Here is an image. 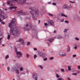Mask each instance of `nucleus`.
<instances>
[{
	"label": "nucleus",
	"mask_w": 80,
	"mask_h": 80,
	"mask_svg": "<svg viewBox=\"0 0 80 80\" xmlns=\"http://www.w3.org/2000/svg\"><path fill=\"white\" fill-rule=\"evenodd\" d=\"M21 13L23 15H25L27 14V12H23L22 11H21Z\"/></svg>",
	"instance_id": "15"
},
{
	"label": "nucleus",
	"mask_w": 80,
	"mask_h": 80,
	"mask_svg": "<svg viewBox=\"0 0 80 80\" xmlns=\"http://www.w3.org/2000/svg\"><path fill=\"white\" fill-rule=\"evenodd\" d=\"M72 70L73 72H75V69L74 68H73L72 69Z\"/></svg>",
	"instance_id": "45"
},
{
	"label": "nucleus",
	"mask_w": 80,
	"mask_h": 80,
	"mask_svg": "<svg viewBox=\"0 0 80 80\" xmlns=\"http://www.w3.org/2000/svg\"><path fill=\"white\" fill-rule=\"evenodd\" d=\"M2 38H0V43H2V41H1V40H2Z\"/></svg>",
	"instance_id": "54"
},
{
	"label": "nucleus",
	"mask_w": 80,
	"mask_h": 80,
	"mask_svg": "<svg viewBox=\"0 0 80 80\" xmlns=\"http://www.w3.org/2000/svg\"><path fill=\"white\" fill-rule=\"evenodd\" d=\"M59 55H60V56H61V57H65L67 55L66 54V53H65L64 52H60L59 53Z\"/></svg>",
	"instance_id": "7"
},
{
	"label": "nucleus",
	"mask_w": 80,
	"mask_h": 80,
	"mask_svg": "<svg viewBox=\"0 0 80 80\" xmlns=\"http://www.w3.org/2000/svg\"><path fill=\"white\" fill-rule=\"evenodd\" d=\"M70 51V47L69 46H68L67 49V52H69Z\"/></svg>",
	"instance_id": "12"
},
{
	"label": "nucleus",
	"mask_w": 80,
	"mask_h": 80,
	"mask_svg": "<svg viewBox=\"0 0 80 80\" xmlns=\"http://www.w3.org/2000/svg\"><path fill=\"white\" fill-rule=\"evenodd\" d=\"M56 71L57 72H59V71H58V70H56Z\"/></svg>",
	"instance_id": "64"
},
{
	"label": "nucleus",
	"mask_w": 80,
	"mask_h": 80,
	"mask_svg": "<svg viewBox=\"0 0 80 80\" xmlns=\"http://www.w3.org/2000/svg\"><path fill=\"white\" fill-rule=\"evenodd\" d=\"M46 56L47 54H46L45 53L43 52L42 55V57H43V58H45V57H46Z\"/></svg>",
	"instance_id": "13"
},
{
	"label": "nucleus",
	"mask_w": 80,
	"mask_h": 80,
	"mask_svg": "<svg viewBox=\"0 0 80 80\" xmlns=\"http://www.w3.org/2000/svg\"><path fill=\"white\" fill-rule=\"evenodd\" d=\"M27 19H28V20H30V18H25V20H27Z\"/></svg>",
	"instance_id": "34"
},
{
	"label": "nucleus",
	"mask_w": 80,
	"mask_h": 80,
	"mask_svg": "<svg viewBox=\"0 0 80 80\" xmlns=\"http://www.w3.org/2000/svg\"><path fill=\"white\" fill-rule=\"evenodd\" d=\"M71 66H68V70L69 71H71Z\"/></svg>",
	"instance_id": "16"
},
{
	"label": "nucleus",
	"mask_w": 80,
	"mask_h": 80,
	"mask_svg": "<svg viewBox=\"0 0 80 80\" xmlns=\"http://www.w3.org/2000/svg\"><path fill=\"white\" fill-rule=\"evenodd\" d=\"M80 73V70H78L77 71V73Z\"/></svg>",
	"instance_id": "35"
},
{
	"label": "nucleus",
	"mask_w": 80,
	"mask_h": 80,
	"mask_svg": "<svg viewBox=\"0 0 80 80\" xmlns=\"http://www.w3.org/2000/svg\"><path fill=\"white\" fill-rule=\"evenodd\" d=\"M37 78H38L37 77H36L34 79H35V80H37Z\"/></svg>",
	"instance_id": "56"
},
{
	"label": "nucleus",
	"mask_w": 80,
	"mask_h": 80,
	"mask_svg": "<svg viewBox=\"0 0 80 80\" xmlns=\"http://www.w3.org/2000/svg\"><path fill=\"white\" fill-rule=\"evenodd\" d=\"M61 72H64V69H61Z\"/></svg>",
	"instance_id": "44"
},
{
	"label": "nucleus",
	"mask_w": 80,
	"mask_h": 80,
	"mask_svg": "<svg viewBox=\"0 0 80 80\" xmlns=\"http://www.w3.org/2000/svg\"><path fill=\"white\" fill-rule=\"evenodd\" d=\"M34 50L36 51V50H37V49L36 48H34Z\"/></svg>",
	"instance_id": "57"
},
{
	"label": "nucleus",
	"mask_w": 80,
	"mask_h": 80,
	"mask_svg": "<svg viewBox=\"0 0 80 80\" xmlns=\"http://www.w3.org/2000/svg\"><path fill=\"white\" fill-rule=\"evenodd\" d=\"M56 77L57 78H59V77H60V76L58 74H56Z\"/></svg>",
	"instance_id": "43"
},
{
	"label": "nucleus",
	"mask_w": 80,
	"mask_h": 80,
	"mask_svg": "<svg viewBox=\"0 0 80 80\" xmlns=\"http://www.w3.org/2000/svg\"><path fill=\"white\" fill-rule=\"evenodd\" d=\"M26 57L27 58H29L30 57V55L27 54H26Z\"/></svg>",
	"instance_id": "28"
},
{
	"label": "nucleus",
	"mask_w": 80,
	"mask_h": 80,
	"mask_svg": "<svg viewBox=\"0 0 80 80\" xmlns=\"http://www.w3.org/2000/svg\"><path fill=\"white\" fill-rule=\"evenodd\" d=\"M6 59H7L8 58H9V56L8 55H7L5 57Z\"/></svg>",
	"instance_id": "32"
},
{
	"label": "nucleus",
	"mask_w": 80,
	"mask_h": 80,
	"mask_svg": "<svg viewBox=\"0 0 80 80\" xmlns=\"http://www.w3.org/2000/svg\"><path fill=\"white\" fill-rule=\"evenodd\" d=\"M53 38L50 39L49 40V42H53Z\"/></svg>",
	"instance_id": "21"
},
{
	"label": "nucleus",
	"mask_w": 80,
	"mask_h": 80,
	"mask_svg": "<svg viewBox=\"0 0 80 80\" xmlns=\"http://www.w3.org/2000/svg\"><path fill=\"white\" fill-rule=\"evenodd\" d=\"M77 46H75L74 47V49H75V50H77Z\"/></svg>",
	"instance_id": "53"
},
{
	"label": "nucleus",
	"mask_w": 80,
	"mask_h": 80,
	"mask_svg": "<svg viewBox=\"0 0 80 80\" xmlns=\"http://www.w3.org/2000/svg\"><path fill=\"white\" fill-rule=\"evenodd\" d=\"M0 12L1 13H2V14H3V13H4L3 12L1 11V9H0Z\"/></svg>",
	"instance_id": "39"
},
{
	"label": "nucleus",
	"mask_w": 80,
	"mask_h": 80,
	"mask_svg": "<svg viewBox=\"0 0 80 80\" xmlns=\"http://www.w3.org/2000/svg\"><path fill=\"white\" fill-rule=\"evenodd\" d=\"M69 8H71L72 9L73 8L72 7V6H71V5H70L69 6Z\"/></svg>",
	"instance_id": "47"
},
{
	"label": "nucleus",
	"mask_w": 80,
	"mask_h": 80,
	"mask_svg": "<svg viewBox=\"0 0 80 80\" xmlns=\"http://www.w3.org/2000/svg\"><path fill=\"white\" fill-rule=\"evenodd\" d=\"M63 22V20L62 19L61 20V22Z\"/></svg>",
	"instance_id": "60"
},
{
	"label": "nucleus",
	"mask_w": 80,
	"mask_h": 80,
	"mask_svg": "<svg viewBox=\"0 0 80 80\" xmlns=\"http://www.w3.org/2000/svg\"><path fill=\"white\" fill-rule=\"evenodd\" d=\"M44 61H47V58H45L43 59Z\"/></svg>",
	"instance_id": "36"
},
{
	"label": "nucleus",
	"mask_w": 80,
	"mask_h": 80,
	"mask_svg": "<svg viewBox=\"0 0 80 80\" xmlns=\"http://www.w3.org/2000/svg\"><path fill=\"white\" fill-rule=\"evenodd\" d=\"M65 23H68L69 22H68V21H66V20L65 21Z\"/></svg>",
	"instance_id": "46"
},
{
	"label": "nucleus",
	"mask_w": 80,
	"mask_h": 80,
	"mask_svg": "<svg viewBox=\"0 0 80 80\" xmlns=\"http://www.w3.org/2000/svg\"><path fill=\"white\" fill-rule=\"evenodd\" d=\"M76 57H77V55L75 54H74L72 55V57L73 58Z\"/></svg>",
	"instance_id": "42"
},
{
	"label": "nucleus",
	"mask_w": 80,
	"mask_h": 80,
	"mask_svg": "<svg viewBox=\"0 0 80 80\" xmlns=\"http://www.w3.org/2000/svg\"><path fill=\"white\" fill-rule=\"evenodd\" d=\"M13 2H11L10 3H8H8H7V4L8 5H10V6L11 7H12V6H13V4L12 3Z\"/></svg>",
	"instance_id": "14"
},
{
	"label": "nucleus",
	"mask_w": 80,
	"mask_h": 80,
	"mask_svg": "<svg viewBox=\"0 0 80 80\" xmlns=\"http://www.w3.org/2000/svg\"><path fill=\"white\" fill-rule=\"evenodd\" d=\"M24 28L25 29V30H26V31H28L29 30H30V29H29V28Z\"/></svg>",
	"instance_id": "31"
},
{
	"label": "nucleus",
	"mask_w": 80,
	"mask_h": 80,
	"mask_svg": "<svg viewBox=\"0 0 80 80\" xmlns=\"http://www.w3.org/2000/svg\"><path fill=\"white\" fill-rule=\"evenodd\" d=\"M17 42H20L22 45H25V42H24V41L23 40V39L22 38H20L19 40L17 41Z\"/></svg>",
	"instance_id": "6"
},
{
	"label": "nucleus",
	"mask_w": 80,
	"mask_h": 80,
	"mask_svg": "<svg viewBox=\"0 0 80 80\" xmlns=\"http://www.w3.org/2000/svg\"><path fill=\"white\" fill-rule=\"evenodd\" d=\"M16 72L17 74H19V71H18V69H16Z\"/></svg>",
	"instance_id": "22"
},
{
	"label": "nucleus",
	"mask_w": 80,
	"mask_h": 80,
	"mask_svg": "<svg viewBox=\"0 0 80 80\" xmlns=\"http://www.w3.org/2000/svg\"><path fill=\"white\" fill-rule=\"evenodd\" d=\"M67 79H68V80H71V79L69 77H68L67 78Z\"/></svg>",
	"instance_id": "40"
},
{
	"label": "nucleus",
	"mask_w": 80,
	"mask_h": 80,
	"mask_svg": "<svg viewBox=\"0 0 80 80\" xmlns=\"http://www.w3.org/2000/svg\"><path fill=\"white\" fill-rule=\"evenodd\" d=\"M15 19L14 18L11 21V23L9 24V27L11 28L10 32L12 35L14 36H17V35L20 33V31L15 27Z\"/></svg>",
	"instance_id": "1"
},
{
	"label": "nucleus",
	"mask_w": 80,
	"mask_h": 80,
	"mask_svg": "<svg viewBox=\"0 0 80 80\" xmlns=\"http://www.w3.org/2000/svg\"><path fill=\"white\" fill-rule=\"evenodd\" d=\"M48 15L49 16H51V17H53V15L52 14H51L50 13H49Z\"/></svg>",
	"instance_id": "33"
},
{
	"label": "nucleus",
	"mask_w": 80,
	"mask_h": 80,
	"mask_svg": "<svg viewBox=\"0 0 80 80\" xmlns=\"http://www.w3.org/2000/svg\"><path fill=\"white\" fill-rule=\"evenodd\" d=\"M75 40H77V41H78L79 40V38H75Z\"/></svg>",
	"instance_id": "37"
},
{
	"label": "nucleus",
	"mask_w": 80,
	"mask_h": 80,
	"mask_svg": "<svg viewBox=\"0 0 80 80\" xmlns=\"http://www.w3.org/2000/svg\"><path fill=\"white\" fill-rule=\"evenodd\" d=\"M30 45V42H28L27 43V45Z\"/></svg>",
	"instance_id": "41"
},
{
	"label": "nucleus",
	"mask_w": 80,
	"mask_h": 80,
	"mask_svg": "<svg viewBox=\"0 0 80 80\" xmlns=\"http://www.w3.org/2000/svg\"><path fill=\"white\" fill-rule=\"evenodd\" d=\"M57 32V31H56V30H54V33H56Z\"/></svg>",
	"instance_id": "58"
},
{
	"label": "nucleus",
	"mask_w": 80,
	"mask_h": 80,
	"mask_svg": "<svg viewBox=\"0 0 80 80\" xmlns=\"http://www.w3.org/2000/svg\"><path fill=\"white\" fill-rule=\"evenodd\" d=\"M22 67V66L21 65H19L17 67V69H18V68H19V70L21 72H22L23 70V69L22 67Z\"/></svg>",
	"instance_id": "8"
},
{
	"label": "nucleus",
	"mask_w": 80,
	"mask_h": 80,
	"mask_svg": "<svg viewBox=\"0 0 80 80\" xmlns=\"http://www.w3.org/2000/svg\"><path fill=\"white\" fill-rule=\"evenodd\" d=\"M65 37H68V33H66L65 34Z\"/></svg>",
	"instance_id": "25"
},
{
	"label": "nucleus",
	"mask_w": 80,
	"mask_h": 80,
	"mask_svg": "<svg viewBox=\"0 0 80 80\" xmlns=\"http://www.w3.org/2000/svg\"><path fill=\"white\" fill-rule=\"evenodd\" d=\"M2 15L0 14V22L3 25H5V22H2V20H1V19L2 18Z\"/></svg>",
	"instance_id": "10"
},
{
	"label": "nucleus",
	"mask_w": 80,
	"mask_h": 80,
	"mask_svg": "<svg viewBox=\"0 0 80 80\" xmlns=\"http://www.w3.org/2000/svg\"><path fill=\"white\" fill-rule=\"evenodd\" d=\"M56 3H52V5H56Z\"/></svg>",
	"instance_id": "51"
},
{
	"label": "nucleus",
	"mask_w": 80,
	"mask_h": 80,
	"mask_svg": "<svg viewBox=\"0 0 80 80\" xmlns=\"http://www.w3.org/2000/svg\"><path fill=\"white\" fill-rule=\"evenodd\" d=\"M15 8H17V7L15 6H14V7H10L9 8V10H12V9H15Z\"/></svg>",
	"instance_id": "11"
},
{
	"label": "nucleus",
	"mask_w": 80,
	"mask_h": 80,
	"mask_svg": "<svg viewBox=\"0 0 80 80\" xmlns=\"http://www.w3.org/2000/svg\"><path fill=\"white\" fill-rule=\"evenodd\" d=\"M48 24L47 23H44V25L45 26H48V25H54V23L52 21L50 20H48Z\"/></svg>",
	"instance_id": "4"
},
{
	"label": "nucleus",
	"mask_w": 80,
	"mask_h": 80,
	"mask_svg": "<svg viewBox=\"0 0 80 80\" xmlns=\"http://www.w3.org/2000/svg\"><path fill=\"white\" fill-rule=\"evenodd\" d=\"M63 8H66L68 10H70V9L69 8V7L68 5H64L63 6Z\"/></svg>",
	"instance_id": "9"
},
{
	"label": "nucleus",
	"mask_w": 80,
	"mask_h": 80,
	"mask_svg": "<svg viewBox=\"0 0 80 80\" xmlns=\"http://www.w3.org/2000/svg\"><path fill=\"white\" fill-rule=\"evenodd\" d=\"M36 57H37V56L36 55V54H35L34 55L33 58L34 59H35Z\"/></svg>",
	"instance_id": "29"
},
{
	"label": "nucleus",
	"mask_w": 80,
	"mask_h": 80,
	"mask_svg": "<svg viewBox=\"0 0 80 80\" xmlns=\"http://www.w3.org/2000/svg\"><path fill=\"white\" fill-rule=\"evenodd\" d=\"M69 2H70V3H75V2H72L71 1H70Z\"/></svg>",
	"instance_id": "49"
},
{
	"label": "nucleus",
	"mask_w": 80,
	"mask_h": 80,
	"mask_svg": "<svg viewBox=\"0 0 80 80\" xmlns=\"http://www.w3.org/2000/svg\"><path fill=\"white\" fill-rule=\"evenodd\" d=\"M7 14L4 15V16H3V18H4L2 20H4V19H5V18H7Z\"/></svg>",
	"instance_id": "17"
},
{
	"label": "nucleus",
	"mask_w": 80,
	"mask_h": 80,
	"mask_svg": "<svg viewBox=\"0 0 80 80\" xmlns=\"http://www.w3.org/2000/svg\"><path fill=\"white\" fill-rule=\"evenodd\" d=\"M39 67L41 68V69H43V67L41 66V65H39Z\"/></svg>",
	"instance_id": "38"
},
{
	"label": "nucleus",
	"mask_w": 80,
	"mask_h": 80,
	"mask_svg": "<svg viewBox=\"0 0 80 80\" xmlns=\"http://www.w3.org/2000/svg\"><path fill=\"white\" fill-rule=\"evenodd\" d=\"M68 29H65L63 32L64 33H65L66 32H67V31H68Z\"/></svg>",
	"instance_id": "26"
},
{
	"label": "nucleus",
	"mask_w": 80,
	"mask_h": 80,
	"mask_svg": "<svg viewBox=\"0 0 80 80\" xmlns=\"http://www.w3.org/2000/svg\"><path fill=\"white\" fill-rule=\"evenodd\" d=\"M57 80H64V79L62 78H58Z\"/></svg>",
	"instance_id": "27"
},
{
	"label": "nucleus",
	"mask_w": 80,
	"mask_h": 80,
	"mask_svg": "<svg viewBox=\"0 0 80 80\" xmlns=\"http://www.w3.org/2000/svg\"><path fill=\"white\" fill-rule=\"evenodd\" d=\"M61 17H64L67 18V16L63 14H61Z\"/></svg>",
	"instance_id": "18"
},
{
	"label": "nucleus",
	"mask_w": 80,
	"mask_h": 80,
	"mask_svg": "<svg viewBox=\"0 0 80 80\" xmlns=\"http://www.w3.org/2000/svg\"><path fill=\"white\" fill-rule=\"evenodd\" d=\"M77 67H78V69L79 70H80V66H78Z\"/></svg>",
	"instance_id": "50"
},
{
	"label": "nucleus",
	"mask_w": 80,
	"mask_h": 80,
	"mask_svg": "<svg viewBox=\"0 0 80 80\" xmlns=\"http://www.w3.org/2000/svg\"><path fill=\"white\" fill-rule=\"evenodd\" d=\"M26 26L27 27H28V24H27L26 25Z\"/></svg>",
	"instance_id": "59"
},
{
	"label": "nucleus",
	"mask_w": 80,
	"mask_h": 80,
	"mask_svg": "<svg viewBox=\"0 0 80 80\" xmlns=\"http://www.w3.org/2000/svg\"><path fill=\"white\" fill-rule=\"evenodd\" d=\"M7 70L8 71H9V70H10V68L8 67L7 68Z\"/></svg>",
	"instance_id": "48"
},
{
	"label": "nucleus",
	"mask_w": 80,
	"mask_h": 80,
	"mask_svg": "<svg viewBox=\"0 0 80 80\" xmlns=\"http://www.w3.org/2000/svg\"><path fill=\"white\" fill-rule=\"evenodd\" d=\"M38 24L40 23V20L38 21Z\"/></svg>",
	"instance_id": "63"
},
{
	"label": "nucleus",
	"mask_w": 80,
	"mask_h": 80,
	"mask_svg": "<svg viewBox=\"0 0 80 80\" xmlns=\"http://www.w3.org/2000/svg\"><path fill=\"white\" fill-rule=\"evenodd\" d=\"M15 52L17 55H20V56H18V55L17 56L18 58H20L22 56V53L20 52H17V49L15 48Z\"/></svg>",
	"instance_id": "5"
},
{
	"label": "nucleus",
	"mask_w": 80,
	"mask_h": 80,
	"mask_svg": "<svg viewBox=\"0 0 80 80\" xmlns=\"http://www.w3.org/2000/svg\"><path fill=\"white\" fill-rule=\"evenodd\" d=\"M43 53V52H39L38 53V55H39V56H40V57H42Z\"/></svg>",
	"instance_id": "19"
},
{
	"label": "nucleus",
	"mask_w": 80,
	"mask_h": 80,
	"mask_svg": "<svg viewBox=\"0 0 80 80\" xmlns=\"http://www.w3.org/2000/svg\"><path fill=\"white\" fill-rule=\"evenodd\" d=\"M10 38V35H8L7 37V39L8 40H9Z\"/></svg>",
	"instance_id": "23"
},
{
	"label": "nucleus",
	"mask_w": 80,
	"mask_h": 80,
	"mask_svg": "<svg viewBox=\"0 0 80 80\" xmlns=\"http://www.w3.org/2000/svg\"><path fill=\"white\" fill-rule=\"evenodd\" d=\"M30 28H32L33 27V26L32 25H31L30 26Z\"/></svg>",
	"instance_id": "55"
},
{
	"label": "nucleus",
	"mask_w": 80,
	"mask_h": 80,
	"mask_svg": "<svg viewBox=\"0 0 80 80\" xmlns=\"http://www.w3.org/2000/svg\"><path fill=\"white\" fill-rule=\"evenodd\" d=\"M72 75H75V76H76V75H77V73H73L72 74Z\"/></svg>",
	"instance_id": "30"
},
{
	"label": "nucleus",
	"mask_w": 80,
	"mask_h": 80,
	"mask_svg": "<svg viewBox=\"0 0 80 80\" xmlns=\"http://www.w3.org/2000/svg\"><path fill=\"white\" fill-rule=\"evenodd\" d=\"M32 16V18L33 20H37V18H36L35 17H33L34 16Z\"/></svg>",
	"instance_id": "24"
},
{
	"label": "nucleus",
	"mask_w": 80,
	"mask_h": 80,
	"mask_svg": "<svg viewBox=\"0 0 80 80\" xmlns=\"http://www.w3.org/2000/svg\"><path fill=\"white\" fill-rule=\"evenodd\" d=\"M17 2L19 4L22 5L26 3V0H9L8 3H10L11 2Z\"/></svg>",
	"instance_id": "3"
},
{
	"label": "nucleus",
	"mask_w": 80,
	"mask_h": 80,
	"mask_svg": "<svg viewBox=\"0 0 80 80\" xmlns=\"http://www.w3.org/2000/svg\"><path fill=\"white\" fill-rule=\"evenodd\" d=\"M29 9L34 12V13H33L32 11H30L29 13H30L32 16H37V15H38L39 14V11H38V9H35L34 7L30 8H29Z\"/></svg>",
	"instance_id": "2"
},
{
	"label": "nucleus",
	"mask_w": 80,
	"mask_h": 80,
	"mask_svg": "<svg viewBox=\"0 0 80 80\" xmlns=\"http://www.w3.org/2000/svg\"><path fill=\"white\" fill-rule=\"evenodd\" d=\"M62 38V37L59 36V37H58V38Z\"/></svg>",
	"instance_id": "52"
},
{
	"label": "nucleus",
	"mask_w": 80,
	"mask_h": 80,
	"mask_svg": "<svg viewBox=\"0 0 80 80\" xmlns=\"http://www.w3.org/2000/svg\"><path fill=\"white\" fill-rule=\"evenodd\" d=\"M2 32H0V36H2Z\"/></svg>",
	"instance_id": "61"
},
{
	"label": "nucleus",
	"mask_w": 80,
	"mask_h": 80,
	"mask_svg": "<svg viewBox=\"0 0 80 80\" xmlns=\"http://www.w3.org/2000/svg\"><path fill=\"white\" fill-rule=\"evenodd\" d=\"M25 73H22L21 75H25Z\"/></svg>",
	"instance_id": "62"
},
{
	"label": "nucleus",
	"mask_w": 80,
	"mask_h": 80,
	"mask_svg": "<svg viewBox=\"0 0 80 80\" xmlns=\"http://www.w3.org/2000/svg\"><path fill=\"white\" fill-rule=\"evenodd\" d=\"M53 59H54V57H50L49 58V59L50 60H53Z\"/></svg>",
	"instance_id": "20"
}]
</instances>
